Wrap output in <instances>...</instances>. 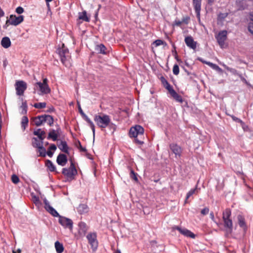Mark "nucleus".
<instances>
[{
	"label": "nucleus",
	"instance_id": "obj_1",
	"mask_svg": "<svg viewBox=\"0 0 253 253\" xmlns=\"http://www.w3.org/2000/svg\"><path fill=\"white\" fill-rule=\"evenodd\" d=\"M129 135L130 137L135 138V141L138 144L143 143L142 140L144 135V128L139 125L132 126L129 130Z\"/></svg>",
	"mask_w": 253,
	"mask_h": 253
},
{
	"label": "nucleus",
	"instance_id": "obj_2",
	"mask_svg": "<svg viewBox=\"0 0 253 253\" xmlns=\"http://www.w3.org/2000/svg\"><path fill=\"white\" fill-rule=\"evenodd\" d=\"M231 214V211L228 209H226L222 213L224 231L226 236L230 235L233 231V222L230 218Z\"/></svg>",
	"mask_w": 253,
	"mask_h": 253
},
{
	"label": "nucleus",
	"instance_id": "obj_3",
	"mask_svg": "<svg viewBox=\"0 0 253 253\" xmlns=\"http://www.w3.org/2000/svg\"><path fill=\"white\" fill-rule=\"evenodd\" d=\"M94 120L96 125L102 128L107 127L111 122L110 117L102 113L95 115L94 117Z\"/></svg>",
	"mask_w": 253,
	"mask_h": 253
},
{
	"label": "nucleus",
	"instance_id": "obj_4",
	"mask_svg": "<svg viewBox=\"0 0 253 253\" xmlns=\"http://www.w3.org/2000/svg\"><path fill=\"white\" fill-rule=\"evenodd\" d=\"M57 52L60 56L61 60L63 64H64L66 66H70V55L68 50L64 47V44H63L62 48H60L57 49Z\"/></svg>",
	"mask_w": 253,
	"mask_h": 253
},
{
	"label": "nucleus",
	"instance_id": "obj_5",
	"mask_svg": "<svg viewBox=\"0 0 253 253\" xmlns=\"http://www.w3.org/2000/svg\"><path fill=\"white\" fill-rule=\"evenodd\" d=\"M35 90H39V94H45L50 92V89L47 84V79H44L43 82H37L34 84Z\"/></svg>",
	"mask_w": 253,
	"mask_h": 253
},
{
	"label": "nucleus",
	"instance_id": "obj_6",
	"mask_svg": "<svg viewBox=\"0 0 253 253\" xmlns=\"http://www.w3.org/2000/svg\"><path fill=\"white\" fill-rule=\"evenodd\" d=\"M227 32L226 30H223L219 32L215 36L217 41L222 48L227 47V44L225 42L227 40Z\"/></svg>",
	"mask_w": 253,
	"mask_h": 253
},
{
	"label": "nucleus",
	"instance_id": "obj_7",
	"mask_svg": "<svg viewBox=\"0 0 253 253\" xmlns=\"http://www.w3.org/2000/svg\"><path fill=\"white\" fill-rule=\"evenodd\" d=\"M26 88L27 84L25 82L23 81H17L16 82L15 89L17 95H23Z\"/></svg>",
	"mask_w": 253,
	"mask_h": 253
},
{
	"label": "nucleus",
	"instance_id": "obj_8",
	"mask_svg": "<svg viewBox=\"0 0 253 253\" xmlns=\"http://www.w3.org/2000/svg\"><path fill=\"white\" fill-rule=\"evenodd\" d=\"M58 217L59 222L62 226H63L64 228H68L70 230L72 229L73 222L71 219L60 215H59Z\"/></svg>",
	"mask_w": 253,
	"mask_h": 253
},
{
	"label": "nucleus",
	"instance_id": "obj_9",
	"mask_svg": "<svg viewBox=\"0 0 253 253\" xmlns=\"http://www.w3.org/2000/svg\"><path fill=\"white\" fill-rule=\"evenodd\" d=\"M86 238L92 250L93 251L96 250L98 247L96 235L95 233H90L87 235Z\"/></svg>",
	"mask_w": 253,
	"mask_h": 253
},
{
	"label": "nucleus",
	"instance_id": "obj_10",
	"mask_svg": "<svg viewBox=\"0 0 253 253\" xmlns=\"http://www.w3.org/2000/svg\"><path fill=\"white\" fill-rule=\"evenodd\" d=\"M62 172L65 175H66L67 177H72V176L76 174L77 170L73 164L72 163L69 169H63Z\"/></svg>",
	"mask_w": 253,
	"mask_h": 253
},
{
	"label": "nucleus",
	"instance_id": "obj_11",
	"mask_svg": "<svg viewBox=\"0 0 253 253\" xmlns=\"http://www.w3.org/2000/svg\"><path fill=\"white\" fill-rule=\"evenodd\" d=\"M173 228L177 230L181 234L185 237L193 239L195 237V235L193 233L186 228H182L178 226H175Z\"/></svg>",
	"mask_w": 253,
	"mask_h": 253
},
{
	"label": "nucleus",
	"instance_id": "obj_12",
	"mask_svg": "<svg viewBox=\"0 0 253 253\" xmlns=\"http://www.w3.org/2000/svg\"><path fill=\"white\" fill-rule=\"evenodd\" d=\"M24 20L23 16L20 15L16 16L15 15H10L9 21H10V25L16 26L23 22Z\"/></svg>",
	"mask_w": 253,
	"mask_h": 253
},
{
	"label": "nucleus",
	"instance_id": "obj_13",
	"mask_svg": "<svg viewBox=\"0 0 253 253\" xmlns=\"http://www.w3.org/2000/svg\"><path fill=\"white\" fill-rule=\"evenodd\" d=\"M44 208L45 209L52 215L54 217H57L59 216V214L57 212V211L50 205L49 202L47 201L46 199L44 200Z\"/></svg>",
	"mask_w": 253,
	"mask_h": 253
},
{
	"label": "nucleus",
	"instance_id": "obj_14",
	"mask_svg": "<svg viewBox=\"0 0 253 253\" xmlns=\"http://www.w3.org/2000/svg\"><path fill=\"white\" fill-rule=\"evenodd\" d=\"M169 148L175 155L176 158H179L182 153V149L180 146L176 144L172 143L169 145Z\"/></svg>",
	"mask_w": 253,
	"mask_h": 253
},
{
	"label": "nucleus",
	"instance_id": "obj_15",
	"mask_svg": "<svg viewBox=\"0 0 253 253\" xmlns=\"http://www.w3.org/2000/svg\"><path fill=\"white\" fill-rule=\"evenodd\" d=\"M78 105H79V109L80 113L84 116L85 120L88 124V125H89L90 128H91L93 134H94V133H95V126H94V124L91 121V120L90 119H89L88 118V117L87 116H86L84 114V113L83 112V110H82V108H81V106H80V105L79 103H78Z\"/></svg>",
	"mask_w": 253,
	"mask_h": 253
},
{
	"label": "nucleus",
	"instance_id": "obj_16",
	"mask_svg": "<svg viewBox=\"0 0 253 253\" xmlns=\"http://www.w3.org/2000/svg\"><path fill=\"white\" fill-rule=\"evenodd\" d=\"M185 42L186 45L193 49L196 48V42H195L191 37H187L185 39Z\"/></svg>",
	"mask_w": 253,
	"mask_h": 253
},
{
	"label": "nucleus",
	"instance_id": "obj_17",
	"mask_svg": "<svg viewBox=\"0 0 253 253\" xmlns=\"http://www.w3.org/2000/svg\"><path fill=\"white\" fill-rule=\"evenodd\" d=\"M201 0H193L195 10L197 14V16L199 18H200V15Z\"/></svg>",
	"mask_w": 253,
	"mask_h": 253
},
{
	"label": "nucleus",
	"instance_id": "obj_18",
	"mask_svg": "<svg viewBox=\"0 0 253 253\" xmlns=\"http://www.w3.org/2000/svg\"><path fill=\"white\" fill-rule=\"evenodd\" d=\"M237 223L241 228L244 230L247 229V225L245 218L241 215L239 214L237 216Z\"/></svg>",
	"mask_w": 253,
	"mask_h": 253
},
{
	"label": "nucleus",
	"instance_id": "obj_19",
	"mask_svg": "<svg viewBox=\"0 0 253 253\" xmlns=\"http://www.w3.org/2000/svg\"><path fill=\"white\" fill-rule=\"evenodd\" d=\"M67 162L66 156L63 154H59L57 158V163L61 166H64Z\"/></svg>",
	"mask_w": 253,
	"mask_h": 253
},
{
	"label": "nucleus",
	"instance_id": "obj_20",
	"mask_svg": "<svg viewBox=\"0 0 253 253\" xmlns=\"http://www.w3.org/2000/svg\"><path fill=\"white\" fill-rule=\"evenodd\" d=\"M88 207L85 204H80L77 208V211L80 214H84L88 212Z\"/></svg>",
	"mask_w": 253,
	"mask_h": 253
},
{
	"label": "nucleus",
	"instance_id": "obj_21",
	"mask_svg": "<svg viewBox=\"0 0 253 253\" xmlns=\"http://www.w3.org/2000/svg\"><path fill=\"white\" fill-rule=\"evenodd\" d=\"M11 41L8 37H5L1 41V45L4 48H7L11 46Z\"/></svg>",
	"mask_w": 253,
	"mask_h": 253
},
{
	"label": "nucleus",
	"instance_id": "obj_22",
	"mask_svg": "<svg viewBox=\"0 0 253 253\" xmlns=\"http://www.w3.org/2000/svg\"><path fill=\"white\" fill-rule=\"evenodd\" d=\"M58 147L62 151L67 153L68 147L67 143L65 141H61L59 144H58Z\"/></svg>",
	"mask_w": 253,
	"mask_h": 253
},
{
	"label": "nucleus",
	"instance_id": "obj_23",
	"mask_svg": "<svg viewBox=\"0 0 253 253\" xmlns=\"http://www.w3.org/2000/svg\"><path fill=\"white\" fill-rule=\"evenodd\" d=\"M34 124L37 126H40L44 123V118L43 116H39L34 118L33 120Z\"/></svg>",
	"mask_w": 253,
	"mask_h": 253
},
{
	"label": "nucleus",
	"instance_id": "obj_24",
	"mask_svg": "<svg viewBox=\"0 0 253 253\" xmlns=\"http://www.w3.org/2000/svg\"><path fill=\"white\" fill-rule=\"evenodd\" d=\"M79 19L86 22H88L89 21V18L87 17L86 12L85 11L79 13Z\"/></svg>",
	"mask_w": 253,
	"mask_h": 253
},
{
	"label": "nucleus",
	"instance_id": "obj_25",
	"mask_svg": "<svg viewBox=\"0 0 253 253\" xmlns=\"http://www.w3.org/2000/svg\"><path fill=\"white\" fill-rule=\"evenodd\" d=\"M55 248L57 253H62L64 251V247L62 244L58 241L55 243Z\"/></svg>",
	"mask_w": 253,
	"mask_h": 253
},
{
	"label": "nucleus",
	"instance_id": "obj_26",
	"mask_svg": "<svg viewBox=\"0 0 253 253\" xmlns=\"http://www.w3.org/2000/svg\"><path fill=\"white\" fill-rule=\"evenodd\" d=\"M35 135H37L41 140H43L44 138L45 132L41 129H38L34 132Z\"/></svg>",
	"mask_w": 253,
	"mask_h": 253
},
{
	"label": "nucleus",
	"instance_id": "obj_27",
	"mask_svg": "<svg viewBox=\"0 0 253 253\" xmlns=\"http://www.w3.org/2000/svg\"><path fill=\"white\" fill-rule=\"evenodd\" d=\"M171 96L177 102L182 103L183 102L182 98L180 95L177 94L175 90L174 91H172V93L170 94Z\"/></svg>",
	"mask_w": 253,
	"mask_h": 253
},
{
	"label": "nucleus",
	"instance_id": "obj_28",
	"mask_svg": "<svg viewBox=\"0 0 253 253\" xmlns=\"http://www.w3.org/2000/svg\"><path fill=\"white\" fill-rule=\"evenodd\" d=\"M44 118V123H47L49 125L51 126L53 123L52 117L50 115L43 116Z\"/></svg>",
	"mask_w": 253,
	"mask_h": 253
},
{
	"label": "nucleus",
	"instance_id": "obj_29",
	"mask_svg": "<svg viewBox=\"0 0 253 253\" xmlns=\"http://www.w3.org/2000/svg\"><path fill=\"white\" fill-rule=\"evenodd\" d=\"M57 134L54 130H52L49 132L48 134V138L52 139L53 141H55L57 139Z\"/></svg>",
	"mask_w": 253,
	"mask_h": 253
},
{
	"label": "nucleus",
	"instance_id": "obj_30",
	"mask_svg": "<svg viewBox=\"0 0 253 253\" xmlns=\"http://www.w3.org/2000/svg\"><path fill=\"white\" fill-rule=\"evenodd\" d=\"M56 149V146L54 144H52L50 146L48 151H47V155L50 157H51L53 155V152H52L55 151Z\"/></svg>",
	"mask_w": 253,
	"mask_h": 253
},
{
	"label": "nucleus",
	"instance_id": "obj_31",
	"mask_svg": "<svg viewBox=\"0 0 253 253\" xmlns=\"http://www.w3.org/2000/svg\"><path fill=\"white\" fill-rule=\"evenodd\" d=\"M46 166L51 171H53L55 170V167H54L53 163L49 160L46 161Z\"/></svg>",
	"mask_w": 253,
	"mask_h": 253
},
{
	"label": "nucleus",
	"instance_id": "obj_32",
	"mask_svg": "<svg viewBox=\"0 0 253 253\" xmlns=\"http://www.w3.org/2000/svg\"><path fill=\"white\" fill-rule=\"evenodd\" d=\"M106 47L103 44H100L97 46L96 50L100 53L106 54Z\"/></svg>",
	"mask_w": 253,
	"mask_h": 253
},
{
	"label": "nucleus",
	"instance_id": "obj_33",
	"mask_svg": "<svg viewBox=\"0 0 253 253\" xmlns=\"http://www.w3.org/2000/svg\"><path fill=\"white\" fill-rule=\"evenodd\" d=\"M28 123V119L26 117H23L22 119L21 126L23 129H25Z\"/></svg>",
	"mask_w": 253,
	"mask_h": 253
},
{
	"label": "nucleus",
	"instance_id": "obj_34",
	"mask_svg": "<svg viewBox=\"0 0 253 253\" xmlns=\"http://www.w3.org/2000/svg\"><path fill=\"white\" fill-rule=\"evenodd\" d=\"M38 152L40 156L44 157L46 155V150L42 146L38 148Z\"/></svg>",
	"mask_w": 253,
	"mask_h": 253
},
{
	"label": "nucleus",
	"instance_id": "obj_35",
	"mask_svg": "<svg viewBox=\"0 0 253 253\" xmlns=\"http://www.w3.org/2000/svg\"><path fill=\"white\" fill-rule=\"evenodd\" d=\"M34 106L38 109L44 108L46 106V103L45 102L37 103L34 105Z\"/></svg>",
	"mask_w": 253,
	"mask_h": 253
},
{
	"label": "nucleus",
	"instance_id": "obj_36",
	"mask_svg": "<svg viewBox=\"0 0 253 253\" xmlns=\"http://www.w3.org/2000/svg\"><path fill=\"white\" fill-rule=\"evenodd\" d=\"M196 192V189H191L190 190L188 193L187 194V196H186V199H185V203H187V200L191 196H192L193 194H195V192Z\"/></svg>",
	"mask_w": 253,
	"mask_h": 253
},
{
	"label": "nucleus",
	"instance_id": "obj_37",
	"mask_svg": "<svg viewBox=\"0 0 253 253\" xmlns=\"http://www.w3.org/2000/svg\"><path fill=\"white\" fill-rule=\"evenodd\" d=\"M32 200H33V202L34 203V204L38 207L41 205V203L38 197H37L35 196H32Z\"/></svg>",
	"mask_w": 253,
	"mask_h": 253
},
{
	"label": "nucleus",
	"instance_id": "obj_38",
	"mask_svg": "<svg viewBox=\"0 0 253 253\" xmlns=\"http://www.w3.org/2000/svg\"><path fill=\"white\" fill-rule=\"evenodd\" d=\"M165 87L169 91L170 94L172 93V91H174L172 86L167 82H166V85H165Z\"/></svg>",
	"mask_w": 253,
	"mask_h": 253
},
{
	"label": "nucleus",
	"instance_id": "obj_39",
	"mask_svg": "<svg viewBox=\"0 0 253 253\" xmlns=\"http://www.w3.org/2000/svg\"><path fill=\"white\" fill-rule=\"evenodd\" d=\"M11 180L14 184H17L19 182V179L17 175L13 174L11 176Z\"/></svg>",
	"mask_w": 253,
	"mask_h": 253
},
{
	"label": "nucleus",
	"instance_id": "obj_40",
	"mask_svg": "<svg viewBox=\"0 0 253 253\" xmlns=\"http://www.w3.org/2000/svg\"><path fill=\"white\" fill-rule=\"evenodd\" d=\"M172 71H173V73L174 75H178L179 74V67H178V65H174L173 67Z\"/></svg>",
	"mask_w": 253,
	"mask_h": 253
},
{
	"label": "nucleus",
	"instance_id": "obj_41",
	"mask_svg": "<svg viewBox=\"0 0 253 253\" xmlns=\"http://www.w3.org/2000/svg\"><path fill=\"white\" fill-rule=\"evenodd\" d=\"M248 31L253 36V23L250 22L249 23L248 27Z\"/></svg>",
	"mask_w": 253,
	"mask_h": 253
},
{
	"label": "nucleus",
	"instance_id": "obj_42",
	"mask_svg": "<svg viewBox=\"0 0 253 253\" xmlns=\"http://www.w3.org/2000/svg\"><path fill=\"white\" fill-rule=\"evenodd\" d=\"M36 142L34 143V145L38 148H40L42 146V141H38L37 139H35Z\"/></svg>",
	"mask_w": 253,
	"mask_h": 253
},
{
	"label": "nucleus",
	"instance_id": "obj_43",
	"mask_svg": "<svg viewBox=\"0 0 253 253\" xmlns=\"http://www.w3.org/2000/svg\"><path fill=\"white\" fill-rule=\"evenodd\" d=\"M163 43H164L163 41H162V40H156L153 43V44H155L156 46L161 45L163 44Z\"/></svg>",
	"mask_w": 253,
	"mask_h": 253
},
{
	"label": "nucleus",
	"instance_id": "obj_44",
	"mask_svg": "<svg viewBox=\"0 0 253 253\" xmlns=\"http://www.w3.org/2000/svg\"><path fill=\"white\" fill-rule=\"evenodd\" d=\"M184 22V20L181 21H180L179 20H175L174 22V25L177 26H179Z\"/></svg>",
	"mask_w": 253,
	"mask_h": 253
},
{
	"label": "nucleus",
	"instance_id": "obj_45",
	"mask_svg": "<svg viewBox=\"0 0 253 253\" xmlns=\"http://www.w3.org/2000/svg\"><path fill=\"white\" fill-rule=\"evenodd\" d=\"M209 212V209L207 208H205L201 211V213L203 215L207 214Z\"/></svg>",
	"mask_w": 253,
	"mask_h": 253
},
{
	"label": "nucleus",
	"instance_id": "obj_46",
	"mask_svg": "<svg viewBox=\"0 0 253 253\" xmlns=\"http://www.w3.org/2000/svg\"><path fill=\"white\" fill-rule=\"evenodd\" d=\"M23 11L24 9L22 7L19 6L16 9V12L18 14H21Z\"/></svg>",
	"mask_w": 253,
	"mask_h": 253
},
{
	"label": "nucleus",
	"instance_id": "obj_47",
	"mask_svg": "<svg viewBox=\"0 0 253 253\" xmlns=\"http://www.w3.org/2000/svg\"><path fill=\"white\" fill-rule=\"evenodd\" d=\"M10 21H9V19H7L6 21V23L5 24H4V25L3 26V28L4 29H7V28L8 27V26L10 25Z\"/></svg>",
	"mask_w": 253,
	"mask_h": 253
},
{
	"label": "nucleus",
	"instance_id": "obj_48",
	"mask_svg": "<svg viewBox=\"0 0 253 253\" xmlns=\"http://www.w3.org/2000/svg\"><path fill=\"white\" fill-rule=\"evenodd\" d=\"M230 72L231 73H232V74H234V75H237L238 76L240 75V74H239L237 73V71L236 70L234 69L230 70Z\"/></svg>",
	"mask_w": 253,
	"mask_h": 253
},
{
	"label": "nucleus",
	"instance_id": "obj_49",
	"mask_svg": "<svg viewBox=\"0 0 253 253\" xmlns=\"http://www.w3.org/2000/svg\"><path fill=\"white\" fill-rule=\"evenodd\" d=\"M210 217L211 218V220L212 221H213L214 222H215L217 224V223L215 222V220H214V214H213V212H211L210 213Z\"/></svg>",
	"mask_w": 253,
	"mask_h": 253
},
{
	"label": "nucleus",
	"instance_id": "obj_50",
	"mask_svg": "<svg viewBox=\"0 0 253 253\" xmlns=\"http://www.w3.org/2000/svg\"><path fill=\"white\" fill-rule=\"evenodd\" d=\"M239 77L240 78L241 80L245 84H248V82L241 75H239Z\"/></svg>",
	"mask_w": 253,
	"mask_h": 253
},
{
	"label": "nucleus",
	"instance_id": "obj_51",
	"mask_svg": "<svg viewBox=\"0 0 253 253\" xmlns=\"http://www.w3.org/2000/svg\"><path fill=\"white\" fill-rule=\"evenodd\" d=\"M215 70H216V71L220 73H222L223 72L222 70L218 66H216V67L215 69Z\"/></svg>",
	"mask_w": 253,
	"mask_h": 253
},
{
	"label": "nucleus",
	"instance_id": "obj_52",
	"mask_svg": "<svg viewBox=\"0 0 253 253\" xmlns=\"http://www.w3.org/2000/svg\"><path fill=\"white\" fill-rule=\"evenodd\" d=\"M215 70H216V71L220 73H222L223 72L222 70L218 66H216V67L215 69Z\"/></svg>",
	"mask_w": 253,
	"mask_h": 253
},
{
	"label": "nucleus",
	"instance_id": "obj_53",
	"mask_svg": "<svg viewBox=\"0 0 253 253\" xmlns=\"http://www.w3.org/2000/svg\"><path fill=\"white\" fill-rule=\"evenodd\" d=\"M203 63L208 65L209 66L211 67V66L213 65V63H211L210 62H207V61H203Z\"/></svg>",
	"mask_w": 253,
	"mask_h": 253
},
{
	"label": "nucleus",
	"instance_id": "obj_54",
	"mask_svg": "<svg viewBox=\"0 0 253 253\" xmlns=\"http://www.w3.org/2000/svg\"><path fill=\"white\" fill-rule=\"evenodd\" d=\"M222 66L228 71H229L230 72V70L231 69H232V68H230L228 67H227L226 65H225V64H222Z\"/></svg>",
	"mask_w": 253,
	"mask_h": 253
},
{
	"label": "nucleus",
	"instance_id": "obj_55",
	"mask_svg": "<svg viewBox=\"0 0 253 253\" xmlns=\"http://www.w3.org/2000/svg\"><path fill=\"white\" fill-rule=\"evenodd\" d=\"M250 18L251 20L253 21V12L251 13Z\"/></svg>",
	"mask_w": 253,
	"mask_h": 253
},
{
	"label": "nucleus",
	"instance_id": "obj_56",
	"mask_svg": "<svg viewBox=\"0 0 253 253\" xmlns=\"http://www.w3.org/2000/svg\"><path fill=\"white\" fill-rule=\"evenodd\" d=\"M208 0V3H209V4H212V3L214 2V1L215 0Z\"/></svg>",
	"mask_w": 253,
	"mask_h": 253
},
{
	"label": "nucleus",
	"instance_id": "obj_57",
	"mask_svg": "<svg viewBox=\"0 0 253 253\" xmlns=\"http://www.w3.org/2000/svg\"><path fill=\"white\" fill-rule=\"evenodd\" d=\"M217 65H216V64H213V65L211 66V68L215 70V68L216 67Z\"/></svg>",
	"mask_w": 253,
	"mask_h": 253
},
{
	"label": "nucleus",
	"instance_id": "obj_58",
	"mask_svg": "<svg viewBox=\"0 0 253 253\" xmlns=\"http://www.w3.org/2000/svg\"><path fill=\"white\" fill-rule=\"evenodd\" d=\"M16 253H21V250L20 249H18L17 250V251H15Z\"/></svg>",
	"mask_w": 253,
	"mask_h": 253
},
{
	"label": "nucleus",
	"instance_id": "obj_59",
	"mask_svg": "<svg viewBox=\"0 0 253 253\" xmlns=\"http://www.w3.org/2000/svg\"><path fill=\"white\" fill-rule=\"evenodd\" d=\"M52 0H45V1H46V2H50V1H51Z\"/></svg>",
	"mask_w": 253,
	"mask_h": 253
},
{
	"label": "nucleus",
	"instance_id": "obj_60",
	"mask_svg": "<svg viewBox=\"0 0 253 253\" xmlns=\"http://www.w3.org/2000/svg\"><path fill=\"white\" fill-rule=\"evenodd\" d=\"M116 253H121L120 251H117Z\"/></svg>",
	"mask_w": 253,
	"mask_h": 253
},
{
	"label": "nucleus",
	"instance_id": "obj_61",
	"mask_svg": "<svg viewBox=\"0 0 253 253\" xmlns=\"http://www.w3.org/2000/svg\"><path fill=\"white\" fill-rule=\"evenodd\" d=\"M12 253H16V252L15 251V250L12 251Z\"/></svg>",
	"mask_w": 253,
	"mask_h": 253
}]
</instances>
